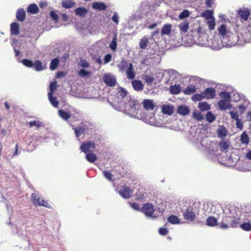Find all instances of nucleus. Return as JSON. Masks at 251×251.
I'll use <instances>...</instances> for the list:
<instances>
[{
  "instance_id": "obj_18",
  "label": "nucleus",
  "mask_w": 251,
  "mask_h": 251,
  "mask_svg": "<svg viewBox=\"0 0 251 251\" xmlns=\"http://www.w3.org/2000/svg\"><path fill=\"white\" fill-rule=\"evenodd\" d=\"M144 108L148 111L153 110L154 108L155 105L153 101L151 100H145L143 102Z\"/></svg>"
},
{
  "instance_id": "obj_55",
  "label": "nucleus",
  "mask_w": 251,
  "mask_h": 251,
  "mask_svg": "<svg viewBox=\"0 0 251 251\" xmlns=\"http://www.w3.org/2000/svg\"><path fill=\"white\" fill-rule=\"evenodd\" d=\"M204 99V97L202 95V93L201 92V94H194L192 97V100L194 101H197L201 100Z\"/></svg>"
},
{
  "instance_id": "obj_28",
  "label": "nucleus",
  "mask_w": 251,
  "mask_h": 251,
  "mask_svg": "<svg viewBox=\"0 0 251 251\" xmlns=\"http://www.w3.org/2000/svg\"><path fill=\"white\" fill-rule=\"evenodd\" d=\"M27 12L30 14H35L38 13L39 8L36 4H31L27 8Z\"/></svg>"
},
{
  "instance_id": "obj_17",
  "label": "nucleus",
  "mask_w": 251,
  "mask_h": 251,
  "mask_svg": "<svg viewBox=\"0 0 251 251\" xmlns=\"http://www.w3.org/2000/svg\"><path fill=\"white\" fill-rule=\"evenodd\" d=\"M131 83L135 91L139 92L143 90L144 85L141 80H134L131 81Z\"/></svg>"
},
{
  "instance_id": "obj_49",
  "label": "nucleus",
  "mask_w": 251,
  "mask_h": 251,
  "mask_svg": "<svg viewBox=\"0 0 251 251\" xmlns=\"http://www.w3.org/2000/svg\"><path fill=\"white\" fill-rule=\"evenodd\" d=\"M59 62V60L58 58H55L51 61L50 63V68L51 70H54L56 69Z\"/></svg>"
},
{
  "instance_id": "obj_15",
  "label": "nucleus",
  "mask_w": 251,
  "mask_h": 251,
  "mask_svg": "<svg viewBox=\"0 0 251 251\" xmlns=\"http://www.w3.org/2000/svg\"><path fill=\"white\" fill-rule=\"evenodd\" d=\"M88 129V126L85 125H81L74 128L75 136L78 138Z\"/></svg>"
},
{
  "instance_id": "obj_3",
  "label": "nucleus",
  "mask_w": 251,
  "mask_h": 251,
  "mask_svg": "<svg viewBox=\"0 0 251 251\" xmlns=\"http://www.w3.org/2000/svg\"><path fill=\"white\" fill-rule=\"evenodd\" d=\"M192 35L196 43L200 46H205L208 44V40L207 35L202 34L201 32V28L200 26L198 27L195 31H191Z\"/></svg>"
},
{
  "instance_id": "obj_5",
  "label": "nucleus",
  "mask_w": 251,
  "mask_h": 251,
  "mask_svg": "<svg viewBox=\"0 0 251 251\" xmlns=\"http://www.w3.org/2000/svg\"><path fill=\"white\" fill-rule=\"evenodd\" d=\"M154 206L150 203H144L141 208V211L149 219H155L157 218L155 215Z\"/></svg>"
},
{
  "instance_id": "obj_40",
  "label": "nucleus",
  "mask_w": 251,
  "mask_h": 251,
  "mask_svg": "<svg viewBox=\"0 0 251 251\" xmlns=\"http://www.w3.org/2000/svg\"><path fill=\"white\" fill-rule=\"evenodd\" d=\"M61 4L63 7L69 8L75 5V2L73 0H63Z\"/></svg>"
},
{
  "instance_id": "obj_56",
  "label": "nucleus",
  "mask_w": 251,
  "mask_h": 251,
  "mask_svg": "<svg viewBox=\"0 0 251 251\" xmlns=\"http://www.w3.org/2000/svg\"><path fill=\"white\" fill-rule=\"evenodd\" d=\"M22 63L25 66L29 67V68L33 67V65H34L33 62L32 61L27 59H23L22 61Z\"/></svg>"
},
{
  "instance_id": "obj_52",
  "label": "nucleus",
  "mask_w": 251,
  "mask_h": 251,
  "mask_svg": "<svg viewBox=\"0 0 251 251\" xmlns=\"http://www.w3.org/2000/svg\"><path fill=\"white\" fill-rule=\"evenodd\" d=\"M241 141L242 144L246 145L248 144L249 142V137L245 132H243L241 135Z\"/></svg>"
},
{
  "instance_id": "obj_8",
  "label": "nucleus",
  "mask_w": 251,
  "mask_h": 251,
  "mask_svg": "<svg viewBox=\"0 0 251 251\" xmlns=\"http://www.w3.org/2000/svg\"><path fill=\"white\" fill-rule=\"evenodd\" d=\"M211 48L215 50H219L222 47H231L232 46L226 45L223 41L222 39H219L214 38L211 39Z\"/></svg>"
},
{
  "instance_id": "obj_24",
  "label": "nucleus",
  "mask_w": 251,
  "mask_h": 251,
  "mask_svg": "<svg viewBox=\"0 0 251 251\" xmlns=\"http://www.w3.org/2000/svg\"><path fill=\"white\" fill-rule=\"evenodd\" d=\"M189 109L186 105H181L178 106L177 108V112L181 115L185 116L189 114Z\"/></svg>"
},
{
  "instance_id": "obj_20",
  "label": "nucleus",
  "mask_w": 251,
  "mask_h": 251,
  "mask_svg": "<svg viewBox=\"0 0 251 251\" xmlns=\"http://www.w3.org/2000/svg\"><path fill=\"white\" fill-rule=\"evenodd\" d=\"M238 14L244 21H247L250 15V12L248 9H240L238 11Z\"/></svg>"
},
{
  "instance_id": "obj_58",
  "label": "nucleus",
  "mask_w": 251,
  "mask_h": 251,
  "mask_svg": "<svg viewBox=\"0 0 251 251\" xmlns=\"http://www.w3.org/2000/svg\"><path fill=\"white\" fill-rule=\"evenodd\" d=\"M90 74V72L85 70L84 69H81L78 72V75L81 77H85Z\"/></svg>"
},
{
  "instance_id": "obj_21",
  "label": "nucleus",
  "mask_w": 251,
  "mask_h": 251,
  "mask_svg": "<svg viewBox=\"0 0 251 251\" xmlns=\"http://www.w3.org/2000/svg\"><path fill=\"white\" fill-rule=\"evenodd\" d=\"M92 8L98 11L105 10L107 8L106 5L102 2H94L92 4Z\"/></svg>"
},
{
  "instance_id": "obj_53",
  "label": "nucleus",
  "mask_w": 251,
  "mask_h": 251,
  "mask_svg": "<svg viewBox=\"0 0 251 251\" xmlns=\"http://www.w3.org/2000/svg\"><path fill=\"white\" fill-rule=\"evenodd\" d=\"M189 16V11L188 10L185 9L183 10V11L180 13V14L178 16V18L179 20H183L186 18L188 17Z\"/></svg>"
},
{
  "instance_id": "obj_13",
  "label": "nucleus",
  "mask_w": 251,
  "mask_h": 251,
  "mask_svg": "<svg viewBox=\"0 0 251 251\" xmlns=\"http://www.w3.org/2000/svg\"><path fill=\"white\" fill-rule=\"evenodd\" d=\"M202 93L204 98L208 100L214 98L216 95L215 89L212 87L207 88Z\"/></svg>"
},
{
  "instance_id": "obj_6",
  "label": "nucleus",
  "mask_w": 251,
  "mask_h": 251,
  "mask_svg": "<svg viewBox=\"0 0 251 251\" xmlns=\"http://www.w3.org/2000/svg\"><path fill=\"white\" fill-rule=\"evenodd\" d=\"M149 6V4L148 1H142L136 13L131 16L129 20L132 21L133 20H137L140 19L145 11L148 9Z\"/></svg>"
},
{
  "instance_id": "obj_19",
  "label": "nucleus",
  "mask_w": 251,
  "mask_h": 251,
  "mask_svg": "<svg viewBox=\"0 0 251 251\" xmlns=\"http://www.w3.org/2000/svg\"><path fill=\"white\" fill-rule=\"evenodd\" d=\"M218 105L221 110H225L230 108L231 104L229 101L225 100H220L218 102Z\"/></svg>"
},
{
  "instance_id": "obj_12",
  "label": "nucleus",
  "mask_w": 251,
  "mask_h": 251,
  "mask_svg": "<svg viewBox=\"0 0 251 251\" xmlns=\"http://www.w3.org/2000/svg\"><path fill=\"white\" fill-rule=\"evenodd\" d=\"M183 216L185 220L189 221H194L196 217V215L193 208H188L183 213Z\"/></svg>"
},
{
  "instance_id": "obj_62",
  "label": "nucleus",
  "mask_w": 251,
  "mask_h": 251,
  "mask_svg": "<svg viewBox=\"0 0 251 251\" xmlns=\"http://www.w3.org/2000/svg\"><path fill=\"white\" fill-rule=\"evenodd\" d=\"M159 29L157 28L155 31L152 32L151 34V39L159 38Z\"/></svg>"
},
{
  "instance_id": "obj_60",
  "label": "nucleus",
  "mask_w": 251,
  "mask_h": 251,
  "mask_svg": "<svg viewBox=\"0 0 251 251\" xmlns=\"http://www.w3.org/2000/svg\"><path fill=\"white\" fill-rule=\"evenodd\" d=\"M57 89V85L56 82L55 81H53L51 82L50 85V92L49 93H51V94L54 92V91Z\"/></svg>"
},
{
  "instance_id": "obj_29",
  "label": "nucleus",
  "mask_w": 251,
  "mask_h": 251,
  "mask_svg": "<svg viewBox=\"0 0 251 251\" xmlns=\"http://www.w3.org/2000/svg\"><path fill=\"white\" fill-rule=\"evenodd\" d=\"M119 96L121 97L123 100V102L125 103L128 100H130V97L129 96H127V92L125 89L121 88L119 92Z\"/></svg>"
},
{
  "instance_id": "obj_2",
  "label": "nucleus",
  "mask_w": 251,
  "mask_h": 251,
  "mask_svg": "<svg viewBox=\"0 0 251 251\" xmlns=\"http://www.w3.org/2000/svg\"><path fill=\"white\" fill-rule=\"evenodd\" d=\"M218 30L220 38L222 39L223 42L226 45L234 46L236 45L238 41V36L227 30L226 25H222L218 28Z\"/></svg>"
},
{
  "instance_id": "obj_22",
  "label": "nucleus",
  "mask_w": 251,
  "mask_h": 251,
  "mask_svg": "<svg viewBox=\"0 0 251 251\" xmlns=\"http://www.w3.org/2000/svg\"><path fill=\"white\" fill-rule=\"evenodd\" d=\"M126 73L128 79H133L135 77V74L133 71V64L131 63H129L128 67L126 69Z\"/></svg>"
},
{
  "instance_id": "obj_61",
  "label": "nucleus",
  "mask_w": 251,
  "mask_h": 251,
  "mask_svg": "<svg viewBox=\"0 0 251 251\" xmlns=\"http://www.w3.org/2000/svg\"><path fill=\"white\" fill-rule=\"evenodd\" d=\"M144 79L148 83H151L154 80V78L151 75H145L144 76Z\"/></svg>"
},
{
  "instance_id": "obj_31",
  "label": "nucleus",
  "mask_w": 251,
  "mask_h": 251,
  "mask_svg": "<svg viewBox=\"0 0 251 251\" xmlns=\"http://www.w3.org/2000/svg\"><path fill=\"white\" fill-rule=\"evenodd\" d=\"M75 13L80 17H84L88 13V10L84 7H79L75 9Z\"/></svg>"
},
{
  "instance_id": "obj_34",
  "label": "nucleus",
  "mask_w": 251,
  "mask_h": 251,
  "mask_svg": "<svg viewBox=\"0 0 251 251\" xmlns=\"http://www.w3.org/2000/svg\"><path fill=\"white\" fill-rule=\"evenodd\" d=\"M206 225L209 226H214L217 225V220L214 217H209L206 220Z\"/></svg>"
},
{
  "instance_id": "obj_47",
  "label": "nucleus",
  "mask_w": 251,
  "mask_h": 251,
  "mask_svg": "<svg viewBox=\"0 0 251 251\" xmlns=\"http://www.w3.org/2000/svg\"><path fill=\"white\" fill-rule=\"evenodd\" d=\"M199 108L202 111H204L209 110L210 106L207 102L204 101L199 103Z\"/></svg>"
},
{
  "instance_id": "obj_9",
  "label": "nucleus",
  "mask_w": 251,
  "mask_h": 251,
  "mask_svg": "<svg viewBox=\"0 0 251 251\" xmlns=\"http://www.w3.org/2000/svg\"><path fill=\"white\" fill-rule=\"evenodd\" d=\"M96 147L95 143L93 141L84 142L80 147V150L83 152H92Z\"/></svg>"
},
{
  "instance_id": "obj_1",
  "label": "nucleus",
  "mask_w": 251,
  "mask_h": 251,
  "mask_svg": "<svg viewBox=\"0 0 251 251\" xmlns=\"http://www.w3.org/2000/svg\"><path fill=\"white\" fill-rule=\"evenodd\" d=\"M225 217L220 224V226L223 229L229 227H236L241 223V209L240 206L228 205L223 208Z\"/></svg>"
},
{
  "instance_id": "obj_39",
  "label": "nucleus",
  "mask_w": 251,
  "mask_h": 251,
  "mask_svg": "<svg viewBox=\"0 0 251 251\" xmlns=\"http://www.w3.org/2000/svg\"><path fill=\"white\" fill-rule=\"evenodd\" d=\"M149 38L146 36H144L142 38L139 42L140 48L142 49H145L149 43Z\"/></svg>"
},
{
  "instance_id": "obj_30",
  "label": "nucleus",
  "mask_w": 251,
  "mask_h": 251,
  "mask_svg": "<svg viewBox=\"0 0 251 251\" xmlns=\"http://www.w3.org/2000/svg\"><path fill=\"white\" fill-rule=\"evenodd\" d=\"M49 100L51 105L54 107H58L59 102L57 100V98L53 96V94L51 93H48V94Z\"/></svg>"
},
{
  "instance_id": "obj_50",
  "label": "nucleus",
  "mask_w": 251,
  "mask_h": 251,
  "mask_svg": "<svg viewBox=\"0 0 251 251\" xmlns=\"http://www.w3.org/2000/svg\"><path fill=\"white\" fill-rule=\"evenodd\" d=\"M205 118L207 122L209 123H211L215 120L216 117L212 112L209 111L206 113Z\"/></svg>"
},
{
  "instance_id": "obj_59",
  "label": "nucleus",
  "mask_w": 251,
  "mask_h": 251,
  "mask_svg": "<svg viewBox=\"0 0 251 251\" xmlns=\"http://www.w3.org/2000/svg\"><path fill=\"white\" fill-rule=\"evenodd\" d=\"M78 65L83 69L87 68L89 67V63L85 60H81L78 63Z\"/></svg>"
},
{
  "instance_id": "obj_4",
  "label": "nucleus",
  "mask_w": 251,
  "mask_h": 251,
  "mask_svg": "<svg viewBox=\"0 0 251 251\" xmlns=\"http://www.w3.org/2000/svg\"><path fill=\"white\" fill-rule=\"evenodd\" d=\"M124 103V112L130 117H136L138 113V109L135 101L132 99H130V100Z\"/></svg>"
},
{
  "instance_id": "obj_44",
  "label": "nucleus",
  "mask_w": 251,
  "mask_h": 251,
  "mask_svg": "<svg viewBox=\"0 0 251 251\" xmlns=\"http://www.w3.org/2000/svg\"><path fill=\"white\" fill-rule=\"evenodd\" d=\"M33 64V67L37 71H41L44 69V66L42 65L41 61L39 60H36Z\"/></svg>"
},
{
  "instance_id": "obj_54",
  "label": "nucleus",
  "mask_w": 251,
  "mask_h": 251,
  "mask_svg": "<svg viewBox=\"0 0 251 251\" xmlns=\"http://www.w3.org/2000/svg\"><path fill=\"white\" fill-rule=\"evenodd\" d=\"M202 16L208 20L214 18V17L213 16L212 11L209 10H207L206 11L204 12L202 14Z\"/></svg>"
},
{
  "instance_id": "obj_11",
  "label": "nucleus",
  "mask_w": 251,
  "mask_h": 251,
  "mask_svg": "<svg viewBox=\"0 0 251 251\" xmlns=\"http://www.w3.org/2000/svg\"><path fill=\"white\" fill-rule=\"evenodd\" d=\"M218 146L215 143H211L207 151V156L210 159H214L217 156Z\"/></svg>"
},
{
  "instance_id": "obj_38",
  "label": "nucleus",
  "mask_w": 251,
  "mask_h": 251,
  "mask_svg": "<svg viewBox=\"0 0 251 251\" xmlns=\"http://www.w3.org/2000/svg\"><path fill=\"white\" fill-rule=\"evenodd\" d=\"M167 221L169 223L174 225L180 224V220L178 217L173 215L170 216L168 218Z\"/></svg>"
},
{
  "instance_id": "obj_42",
  "label": "nucleus",
  "mask_w": 251,
  "mask_h": 251,
  "mask_svg": "<svg viewBox=\"0 0 251 251\" xmlns=\"http://www.w3.org/2000/svg\"><path fill=\"white\" fill-rule=\"evenodd\" d=\"M196 91V86L194 85H191L187 86L184 90L183 92L186 95H190Z\"/></svg>"
},
{
  "instance_id": "obj_35",
  "label": "nucleus",
  "mask_w": 251,
  "mask_h": 251,
  "mask_svg": "<svg viewBox=\"0 0 251 251\" xmlns=\"http://www.w3.org/2000/svg\"><path fill=\"white\" fill-rule=\"evenodd\" d=\"M170 92L173 95H177L181 91V88L179 84L171 85L170 87Z\"/></svg>"
},
{
  "instance_id": "obj_45",
  "label": "nucleus",
  "mask_w": 251,
  "mask_h": 251,
  "mask_svg": "<svg viewBox=\"0 0 251 251\" xmlns=\"http://www.w3.org/2000/svg\"><path fill=\"white\" fill-rule=\"evenodd\" d=\"M28 125L30 127L35 126L39 128L41 126H44L43 123L39 120H34L28 122Z\"/></svg>"
},
{
  "instance_id": "obj_25",
  "label": "nucleus",
  "mask_w": 251,
  "mask_h": 251,
  "mask_svg": "<svg viewBox=\"0 0 251 251\" xmlns=\"http://www.w3.org/2000/svg\"><path fill=\"white\" fill-rule=\"evenodd\" d=\"M16 18L20 22L24 21L25 19V11L23 8H19L16 12Z\"/></svg>"
},
{
  "instance_id": "obj_37",
  "label": "nucleus",
  "mask_w": 251,
  "mask_h": 251,
  "mask_svg": "<svg viewBox=\"0 0 251 251\" xmlns=\"http://www.w3.org/2000/svg\"><path fill=\"white\" fill-rule=\"evenodd\" d=\"M117 67L119 68L120 72L123 73L128 67L127 62L125 60H123L120 63L117 65Z\"/></svg>"
},
{
  "instance_id": "obj_23",
  "label": "nucleus",
  "mask_w": 251,
  "mask_h": 251,
  "mask_svg": "<svg viewBox=\"0 0 251 251\" xmlns=\"http://www.w3.org/2000/svg\"><path fill=\"white\" fill-rule=\"evenodd\" d=\"M172 25L171 24H165L162 27L161 30V36L169 35L171 32Z\"/></svg>"
},
{
  "instance_id": "obj_36",
  "label": "nucleus",
  "mask_w": 251,
  "mask_h": 251,
  "mask_svg": "<svg viewBox=\"0 0 251 251\" xmlns=\"http://www.w3.org/2000/svg\"><path fill=\"white\" fill-rule=\"evenodd\" d=\"M230 146V144L228 142L226 141H222L219 144L218 147L221 151L224 152L226 151Z\"/></svg>"
},
{
  "instance_id": "obj_51",
  "label": "nucleus",
  "mask_w": 251,
  "mask_h": 251,
  "mask_svg": "<svg viewBox=\"0 0 251 251\" xmlns=\"http://www.w3.org/2000/svg\"><path fill=\"white\" fill-rule=\"evenodd\" d=\"M193 117L194 119L199 121H201L204 119L201 112L198 110H194L193 113Z\"/></svg>"
},
{
  "instance_id": "obj_43",
  "label": "nucleus",
  "mask_w": 251,
  "mask_h": 251,
  "mask_svg": "<svg viewBox=\"0 0 251 251\" xmlns=\"http://www.w3.org/2000/svg\"><path fill=\"white\" fill-rule=\"evenodd\" d=\"M117 47V34H115L112 41L110 42L109 45V48L114 51L116 50Z\"/></svg>"
},
{
  "instance_id": "obj_48",
  "label": "nucleus",
  "mask_w": 251,
  "mask_h": 251,
  "mask_svg": "<svg viewBox=\"0 0 251 251\" xmlns=\"http://www.w3.org/2000/svg\"><path fill=\"white\" fill-rule=\"evenodd\" d=\"M220 96L223 99L222 100H225L230 101L231 96L230 94L226 91H223L220 94Z\"/></svg>"
},
{
  "instance_id": "obj_16",
  "label": "nucleus",
  "mask_w": 251,
  "mask_h": 251,
  "mask_svg": "<svg viewBox=\"0 0 251 251\" xmlns=\"http://www.w3.org/2000/svg\"><path fill=\"white\" fill-rule=\"evenodd\" d=\"M132 192V190L127 186H124L119 192L120 195L124 199L129 198L131 196Z\"/></svg>"
},
{
  "instance_id": "obj_26",
  "label": "nucleus",
  "mask_w": 251,
  "mask_h": 251,
  "mask_svg": "<svg viewBox=\"0 0 251 251\" xmlns=\"http://www.w3.org/2000/svg\"><path fill=\"white\" fill-rule=\"evenodd\" d=\"M10 31L13 35H17L19 34V25L16 23H12L10 25Z\"/></svg>"
},
{
  "instance_id": "obj_63",
  "label": "nucleus",
  "mask_w": 251,
  "mask_h": 251,
  "mask_svg": "<svg viewBox=\"0 0 251 251\" xmlns=\"http://www.w3.org/2000/svg\"><path fill=\"white\" fill-rule=\"evenodd\" d=\"M119 17L118 13L116 12H114L113 15L111 18V20H112V21L115 23L117 25H118L119 24Z\"/></svg>"
},
{
  "instance_id": "obj_10",
  "label": "nucleus",
  "mask_w": 251,
  "mask_h": 251,
  "mask_svg": "<svg viewBox=\"0 0 251 251\" xmlns=\"http://www.w3.org/2000/svg\"><path fill=\"white\" fill-rule=\"evenodd\" d=\"M103 82L108 86H114L116 82V77L112 74H105L103 76Z\"/></svg>"
},
{
  "instance_id": "obj_41",
  "label": "nucleus",
  "mask_w": 251,
  "mask_h": 251,
  "mask_svg": "<svg viewBox=\"0 0 251 251\" xmlns=\"http://www.w3.org/2000/svg\"><path fill=\"white\" fill-rule=\"evenodd\" d=\"M58 114L65 121H68L71 117L70 113L63 110H59L58 111Z\"/></svg>"
},
{
  "instance_id": "obj_32",
  "label": "nucleus",
  "mask_w": 251,
  "mask_h": 251,
  "mask_svg": "<svg viewBox=\"0 0 251 251\" xmlns=\"http://www.w3.org/2000/svg\"><path fill=\"white\" fill-rule=\"evenodd\" d=\"M174 111V107L169 105H164L162 107V112L164 114L171 115Z\"/></svg>"
},
{
  "instance_id": "obj_33",
  "label": "nucleus",
  "mask_w": 251,
  "mask_h": 251,
  "mask_svg": "<svg viewBox=\"0 0 251 251\" xmlns=\"http://www.w3.org/2000/svg\"><path fill=\"white\" fill-rule=\"evenodd\" d=\"M241 219L242 218H241V222H242ZM240 226V227L244 230H251V224L248 221L246 222L245 221L243 223H240L238 226Z\"/></svg>"
},
{
  "instance_id": "obj_14",
  "label": "nucleus",
  "mask_w": 251,
  "mask_h": 251,
  "mask_svg": "<svg viewBox=\"0 0 251 251\" xmlns=\"http://www.w3.org/2000/svg\"><path fill=\"white\" fill-rule=\"evenodd\" d=\"M181 34H185L189 28V22L187 20H183L178 25Z\"/></svg>"
},
{
  "instance_id": "obj_46",
  "label": "nucleus",
  "mask_w": 251,
  "mask_h": 251,
  "mask_svg": "<svg viewBox=\"0 0 251 251\" xmlns=\"http://www.w3.org/2000/svg\"><path fill=\"white\" fill-rule=\"evenodd\" d=\"M85 158L90 163H94L97 159V155L92 152L86 154Z\"/></svg>"
},
{
  "instance_id": "obj_27",
  "label": "nucleus",
  "mask_w": 251,
  "mask_h": 251,
  "mask_svg": "<svg viewBox=\"0 0 251 251\" xmlns=\"http://www.w3.org/2000/svg\"><path fill=\"white\" fill-rule=\"evenodd\" d=\"M166 72L167 73L168 75H169L170 79H172L174 80L176 78H180V75L179 73L173 69H169L166 70Z\"/></svg>"
},
{
  "instance_id": "obj_57",
  "label": "nucleus",
  "mask_w": 251,
  "mask_h": 251,
  "mask_svg": "<svg viewBox=\"0 0 251 251\" xmlns=\"http://www.w3.org/2000/svg\"><path fill=\"white\" fill-rule=\"evenodd\" d=\"M207 24L208 26V28L210 30H213L215 28V19L213 18L210 20H208L207 22Z\"/></svg>"
},
{
  "instance_id": "obj_7",
  "label": "nucleus",
  "mask_w": 251,
  "mask_h": 251,
  "mask_svg": "<svg viewBox=\"0 0 251 251\" xmlns=\"http://www.w3.org/2000/svg\"><path fill=\"white\" fill-rule=\"evenodd\" d=\"M31 201L35 205L43 206L49 207L48 202L43 199H41L40 196L36 193H34L32 194Z\"/></svg>"
},
{
  "instance_id": "obj_64",
  "label": "nucleus",
  "mask_w": 251,
  "mask_h": 251,
  "mask_svg": "<svg viewBox=\"0 0 251 251\" xmlns=\"http://www.w3.org/2000/svg\"><path fill=\"white\" fill-rule=\"evenodd\" d=\"M103 174L104 177L106 178L107 179L109 180H112V175L110 172L104 171L103 172Z\"/></svg>"
}]
</instances>
